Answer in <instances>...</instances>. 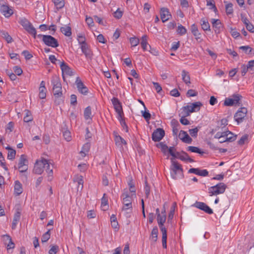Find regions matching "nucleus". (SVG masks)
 <instances>
[{
	"mask_svg": "<svg viewBox=\"0 0 254 254\" xmlns=\"http://www.w3.org/2000/svg\"><path fill=\"white\" fill-rule=\"evenodd\" d=\"M50 230L45 233L42 237V242L45 243L47 242L50 238Z\"/></svg>",
	"mask_w": 254,
	"mask_h": 254,
	"instance_id": "obj_53",
	"label": "nucleus"
},
{
	"mask_svg": "<svg viewBox=\"0 0 254 254\" xmlns=\"http://www.w3.org/2000/svg\"><path fill=\"white\" fill-rule=\"evenodd\" d=\"M226 138L225 140L228 142H232L236 139V135H234L232 132L229 130H226Z\"/></svg>",
	"mask_w": 254,
	"mask_h": 254,
	"instance_id": "obj_41",
	"label": "nucleus"
},
{
	"mask_svg": "<svg viewBox=\"0 0 254 254\" xmlns=\"http://www.w3.org/2000/svg\"><path fill=\"white\" fill-rule=\"evenodd\" d=\"M71 139L72 136L70 132L68 130H64V140L68 142Z\"/></svg>",
	"mask_w": 254,
	"mask_h": 254,
	"instance_id": "obj_60",
	"label": "nucleus"
},
{
	"mask_svg": "<svg viewBox=\"0 0 254 254\" xmlns=\"http://www.w3.org/2000/svg\"><path fill=\"white\" fill-rule=\"evenodd\" d=\"M181 75L183 81L187 85H189L190 84V78L189 73L185 70H183Z\"/></svg>",
	"mask_w": 254,
	"mask_h": 254,
	"instance_id": "obj_27",
	"label": "nucleus"
},
{
	"mask_svg": "<svg viewBox=\"0 0 254 254\" xmlns=\"http://www.w3.org/2000/svg\"><path fill=\"white\" fill-rule=\"evenodd\" d=\"M5 149L8 150L7 154V159L12 160L15 158L16 155V151L12 149L9 146L5 147Z\"/></svg>",
	"mask_w": 254,
	"mask_h": 254,
	"instance_id": "obj_36",
	"label": "nucleus"
},
{
	"mask_svg": "<svg viewBox=\"0 0 254 254\" xmlns=\"http://www.w3.org/2000/svg\"><path fill=\"white\" fill-rule=\"evenodd\" d=\"M142 115L146 121H148L151 118V115L148 111H142Z\"/></svg>",
	"mask_w": 254,
	"mask_h": 254,
	"instance_id": "obj_63",
	"label": "nucleus"
},
{
	"mask_svg": "<svg viewBox=\"0 0 254 254\" xmlns=\"http://www.w3.org/2000/svg\"><path fill=\"white\" fill-rule=\"evenodd\" d=\"M0 11L5 17H10L13 13V9L5 4L0 6Z\"/></svg>",
	"mask_w": 254,
	"mask_h": 254,
	"instance_id": "obj_17",
	"label": "nucleus"
},
{
	"mask_svg": "<svg viewBox=\"0 0 254 254\" xmlns=\"http://www.w3.org/2000/svg\"><path fill=\"white\" fill-rule=\"evenodd\" d=\"M64 73L69 76H72L74 74L75 71L64 63Z\"/></svg>",
	"mask_w": 254,
	"mask_h": 254,
	"instance_id": "obj_47",
	"label": "nucleus"
},
{
	"mask_svg": "<svg viewBox=\"0 0 254 254\" xmlns=\"http://www.w3.org/2000/svg\"><path fill=\"white\" fill-rule=\"evenodd\" d=\"M116 143L118 146H122L126 144V141L120 135H116L115 138Z\"/></svg>",
	"mask_w": 254,
	"mask_h": 254,
	"instance_id": "obj_38",
	"label": "nucleus"
},
{
	"mask_svg": "<svg viewBox=\"0 0 254 254\" xmlns=\"http://www.w3.org/2000/svg\"><path fill=\"white\" fill-rule=\"evenodd\" d=\"M111 101L116 112L123 111L121 103L118 98L114 97L112 99Z\"/></svg>",
	"mask_w": 254,
	"mask_h": 254,
	"instance_id": "obj_23",
	"label": "nucleus"
},
{
	"mask_svg": "<svg viewBox=\"0 0 254 254\" xmlns=\"http://www.w3.org/2000/svg\"><path fill=\"white\" fill-rule=\"evenodd\" d=\"M39 96L41 99H45L46 97L47 90L46 88H39Z\"/></svg>",
	"mask_w": 254,
	"mask_h": 254,
	"instance_id": "obj_54",
	"label": "nucleus"
},
{
	"mask_svg": "<svg viewBox=\"0 0 254 254\" xmlns=\"http://www.w3.org/2000/svg\"><path fill=\"white\" fill-rule=\"evenodd\" d=\"M206 5L209 6V9L213 10L215 12L217 11L213 0H207Z\"/></svg>",
	"mask_w": 254,
	"mask_h": 254,
	"instance_id": "obj_44",
	"label": "nucleus"
},
{
	"mask_svg": "<svg viewBox=\"0 0 254 254\" xmlns=\"http://www.w3.org/2000/svg\"><path fill=\"white\" fill-rule=\"evenodd\" d=\"M226 131H218L215 134L214 138L218 139L220 143L227 142V140H224L226 138Z\"/></svg>",
	"mask_w": 254,
	"mask_h": 254,
	"instance_id": "obj_25",
	"label": "nucleus"
},
{
	"mask_svg": "<svg viewBox=\"0 0 254 254\" xmlns=\"http://www.w3.org/2000/svg\"><path fill=\"white\" fill-rule=\"evenodd\" d=\"M75 84L76 85L77 90L80 93L84 95H87L88 93V89L84 84L83 82H82V81L81 80L79 77H76L75 81Z\"/></svg>",
	"mask_w": 254,
	"mask_h": 254,
	"instance_id": "obj_9",
	"label": "nucleus"
},
{
	"mask_svg": "<svg viewBox=\"0 0 254 254\" xmlns=\"http://www.w3.org/2000/svg\"><path fill=\"white\" fill-rule=\"evenodd\" d=\"M109 205L108 202V199L105 197V194H104L101 199V208L102 210L106 211L108 209Z\"/></svg>",
	"mask_w": 254,
	"mask_h": 254,
	"instance_id": "obj_33",
	"label": "nucleus"
},
{
	"mask_svg": "<svg viewBox=\"0 0 254 254\" xmlns=\"http://www.w3.org/2000/svg\"><path fill=\"white\" fill-rule=\"evenodd\" d=\"M175 204H174L172 207H171L170 212L168 215V222H171L172 220L174 213H175Z\"/></svg>",
	"mask_w": 254,
	"mask_h": 254,
	"instance_id": "obj_50",
	"label": "nucleus"
},
{
	"mask_svg": "<svg viewBox=\"0 0 254 254\" xmlns=\"http://www.w3.org/2000/svg\"><path fill=\"white\" fill-rule=\"evenodd\" d=\"M28 161L27 159L26 156L24 154L21 155L18 163V169L24 168V169L19 170V172L21 173L26 172L28 169Z\"/></svg>",
	"mask_w": 254,
	"mask_h": 254,
	"instance_id": "obj_13",
	"label": "nucleus"
},
{
	"mask_svg": "<svg viewBox=\"0 0 254 254\" xmlns=\"http://www.w3.org/2000/svg\"><path fill=\"white\" fill-rule=\"evenodd\" d=\"M211 22L216 33H219L223 30V26L219 19H212Z\"/></svg>",
	"mask_w": 254,
	"mask_h": 254,
	"instance_id": "obj_15",
	"label": "nucleus"
},
{
	"mask_svg": "<svg viewBox=\"0 0 254 254\" xmlns=\"http://www.w3.org/2000/svg\"><path fill=\"white\" fill-rule=\"evenodd\" d=\"M191 32L193 35L194 36L195 39L198 42H201L202 41L201 35L199 32L197 26L195 24H193L191 26Z\"/></svg>",
	"mask_w": 254,
	"mask_h": 254,
	"instance_id": "obj_18",
	"label": "nucleus"
},
{
	"mask_svg": "<svg viewBox=\"0 0 254 254\" xmlns=\"http://www.w3.org/2000/svg\"><path fill=\"white\" fill-rule=\"evenodd\" d=\"M200 25L202 29L204 31H210V26L208 20L204 18H202L200 20Z\"/></svg>",
	"mask_w": 254,
	"mask_h": 254,
	"instance_id": "obj_30",
	"label": "nucleus"
},
{
	"mask_svg": "<svg viewBox=\"0 0 254 254\" xmlns=\"http://www.w3.org/2000/svg\"><path fill=\"white\" fill-rule=\"evenodd\" d=\"M0 35L2 38L4 39L7 43H9L12 42V39L7 32L1 30L0 31Z\"/></svg>",
	"mask_w": 254,
	"mask_h": 254,
	"instance_id": "obj_34",
	"label": "nucleus"
},
{
	"mask_svg": "<svg viewBox=\"0 0 254 254\" xmlns=\"http://www.w3.org/2000/svg\"><path fill=\"white\" fill-rule=\"evenodd\" d=\"M52 1L57 9H61L64 7V0H52Z\"/></svg>",
	"mask_w": 254,
	"mask_h": 254,
	"instance_id": "obj_46",
	"label": "nucleus"
},
{
	"mask_svg": "<svg viewBox=\"0 0 254 254\" xmlns=\"http://www.w3.org/2000/svg\"><path fill=\"white\" fill-rule=\"evenodd\" d=\"M20 218V212L19 211L16 212L14 214L13 221L11 225L12 229H15L18 222L19 221Z\"/></svg>",
	"mask_w": 254,
	"mask_h": 254,
	"instance_id": "obj_31",
	"label": "nucleus"
},
{
	"mask_svg": "<svg viewBox=\"0 0 254 254\" xmlns=\"http://www.w3.org/2000/svg\"><path fill=\"white\" fill-rule=\"evenodd\" d=\"M44 169H45V170L47 174H48V180L51 181L52 178L51 177L53 175V166L52 165V168L51 167L50 163L47 160V164H45Z\"/></svg>",
	"mask_w": 254,
	"mask_h": 254,
	"instance_id": "obj_28",
	"label": "nucleus"
},
{
	"mask_svg": "<svg viewBox=\"0 0 254 254\" xmlns=\"http://www.w3.org/2000/svg\"><path fill=\"white\" fill-rule=\"evenodd\" d=\"M127 185L128 188L127 189L129 191L131 192H136V189L134 186V183L133 182L132 179L130 178L129 179L127 182Z\"/></svg>",
	"mask_w": 254,
	"mask_h": 254,
	"instance_id": "obj_42",
	"label": "nucleus"
},
{
	"mask_svg": "<svg viewBox=\"0 0 254 254\" xmlns=\"http://www.w3.org/2000/svg\"><path fill=\"white\" fill-rule=\"evenodd\" d=\"M249 135L248 134H244L242 136L240 140L238 141L239 144L242 145L248 141Z\"/></svg>",
	"mask_w": 254,
	"mask_h": 254,
	"instance_id": "obj_51",
	"label": "nucleus"
},
{
	"mask_svg": "<svg viewBox=\"0 0 254 254\" xmlns=\"http://www.w3.org/2000/svg\"><path fill=\"white\" fill-rule=\"evenodd\" d=\"M59 248L58 246H52L49 251V254H56L59 251Z\"/></svg>",
	"mask_w": 254,
	"mask_h": 254,
	"instance_id": "obj_61",
	"label": "nucleus"
},
{
	"mask_svg": "<svg viewBox=\"0 0 254 254\" xmlns=\"http://www.w3.org/2000/svg\"><path fill=\"white\" fill-rule=\"evenodd\" d=\"M25 112H26V115L24 117V119H23L24 121L25 122L27 123V122L32 121L33 118L31 116V114L30 112L28 110H25Z\"/></svg>",
	"mask_w": 254,
	"mask_h": 254,
	"instance_id": "obj_52",
	"label": "nucleus"
},
{
	"mask_svg": "<svg viewBox=\"0 0 254 254\" xmlns=\"http://www.w3.org/2000/svg\"><path fill=\"white\" fill-rule=\"evenodd\" d=\"M247 109L243 107L240 108L234 115V119L237 124L241 123L246 116Z\"/></svg>",
	"mask_w": 254,
	"mask_h": 254,
	"instance_id": "obj_10",
	"label": "nucleus"
},
{
	"mask_svg": "<svg viewBox=\"0 0 254 254\" xmlns=\"http://www.w3.org/2000/svg\"><path fill=\"white\" fill-rule=\"evenodd\" d=\"M129 40L132 47H136L139 43V39L136 37H130Z\"/></svg>",
	"mask_w": 254,
	"mask_h": 254,
	"instance_id": "obj_48",
	"label": "nucleus"
},
{
	"mask_svg": "<svg viewBox=\"0 0 254 254\" xmlns=\"http://www.w3.org/2000/svg\"><path fill=\"white\" fill-rule=\"evenodd\" d=\"M19 23L23 26L24 29H26L27 27L31 23L25 18H22L20 19Z\"/></svg>",
	"mask_w": 254,
	"mask_h": 254,
	"instance_id": "obj_43",
	"label": "nucleus"
},
{
	"mask_svg": "<svg viewBox=\"0 0 254 254\" xmlns=\"http://www.w3.org/2000/svg\"><path fill=\"white\" fill-rule=\"evenodd\" d=\"M157 147L161 149L163 153L166 155L168 153V146L163 142H160L157 145Z\"/></svg>",
	"mask_w": 254,
	"mask_h": 254,
	"instance_id": "obj_45",
	"label": "nucleus"
},
{
	"mask_svg": "<svg viewBox=\"0 0 254 254\" xmlns=\"http://www.w3.org/2000/svg\"><path fill=\"white\" fill-rule=\"evenodd\" d=\"M193 206L209 214H211L213 212L212 209L204 202L196 201Z\"/></svg>",
	"mask_w": 254,
	"mask_h": 254,
	"instance_id": "obj_14",
	"label": "nucleus"
},
{
	"mask_svg": "<svg viewBox=\"0 0 254 254\" xmlns=\"http://www.w3.org/2000/svg\"><path fill=\"white\" fill-rule=\"evenodd\" d=\"M197 95V92L193 89H189L187 93L188 97H195Z\"/></svg>",
	"mask_w": 254,
	"mask_h": 254,
	"instance_id": "obj_62",
	"label": "nucleus"
},
{
	"mask_svg": "<svg viewBox=\"0 0 254 254\" xmlns=\"http://www.w3.org/2000/svg\"><path fill=\"white\" fill-rule=\"evenodd\" d=\"M183 113L180 112L179 116L181 118L180 123L183 125H188L190 124L189 121L186 118L188 116H184Z\"/></svg>",
	"mask_w": 254,
	"mask_h": 254,
	"instance_id": "obj_40",
	"label": "nucleus"
},
{
	"mask_svg": "<svg viewBox=\"0 0 254 254\" xmlns=\"http://www.w3.org/2000/svg\"><path fill=\"white\" fill-rule=\"evenodd\" d=\"M224 105L227 106H233L236 105L232 98H226L224 101Z\"/></svg>",
	"mask_w": 254,
	"mask_h": 254,
	"instance_id": "obj_58",
	"label": "nucleus"
},
{
	"mask_svg": "<svg viewBox=\"0 0 254 254\" xmlns=\"http://www.w3.org/2000/svg\"><path fill=\"white\" fill-rule=\"evenodd\" d=\"M202 106V104L199 101L189 103L187 105L183 107L180 109V112L183 113L184 116H189L191 113L199 111Z\"/></svg>",
	"mask_w": 254,
	"mask_h": 254,
	"instance_id": "obj_4",
	"label": "nucleus"
},
{
	"mask_svg": "<svg viewBox=\"0 0 254 254\" xmlns=\"http://www.w3.org/2000/svg\"><path fill=\"white\" fill-rule=\"evenodd\" d=\"M177 32L180 35H183L185 34L187 32V29L184 26L180 25L178 27Z\"/></svg>",
	"mask_w": 254,
	"mask_h": 254,
	"instance_id": "obj_57",
	"label": "nucleus"
},
{
	"mask_svg": "<svg viewBox=\"0 0 254 254\" xmlns=\"http://www.w3.org/2000/svg\"><path fill=\"white\" fill-rule=\"evenodd\" d=\"M170 174L174 180H179L183 178V169L181 165L174 159H171Z\"/></svg>",
	"mask_w": 254,
	"mask_h": 254,
	"instance_id": "obj_2",
	"label": "nucleus"
},
{
	"mask_svg": "<svg viewBox=\"0 0 254 254\" xmlns=\"http://www.w3.org/2000/svg\"><path fill=\"white\" fill-rule=\"evenodd\" d=\"M240 49L243 50L246 54H249L252 51V48L249 46H243L240 47Z\"/></svg>",
	"mask_w": 254,
	"mask_h": 254,
	"instance_id": "obj_64",
	"label": "nucleus"
},
{
	"mask_svg": "<svg viewBox=\"0 0 254 254\" xmlns=\"http://www.w3.org/2000/svg\"><path fill=\"white\" fill-rule=\"evenodd\" d=\"M37 37L38 38H42V41L48 46L56 48L59 46L57 40L51 35L39 34L37 35Z\"/></svg>",
	"mask_w": 254,
	"mask_h": 254,
	"instance_id": "obj_6",
	"label": "nucleus"
},
{
	"mask_svg": "<svg viewBox=\"0 0 254 254\" xmlns=\"http://www.w3.org/2000/svg\"><path fill=\"white\" fill-rule=\"evenodd\" d=\"M23 189L22 185L18 181H16L14 184V193L16 195H19L22 193Z\"/></svg>",
	"mask_w": 254,
	"mask_h": 254,
	"instance_id": "obj_29",
	"label": "nucleus"
},
{
	"mask_svg": "<svg viewBox=\"0 0 254 254\" xmlns=\"http://www.w3.org/2000/svg\"><path fill=\"white\" fill-rule=\"evenodd\" d=\"M90 148V144L88 142L85 143L81 149V150L80 151V155L82 157H84L86 156L89 151Z\"/></svg>",
	"mask_w": 254,
	"mask_h": 254,
	"instance_id": "obj_26",
	"label": "nucleus"
},
{
	"mask_svg": "<svg viewBox=\"0 0 254 254\" xmlns=\"http://www.w3.org/2000/svg\"><path fill=\"white\" fill-rule=\"evenodd\" d=\"M25 30L30 34L32 35L34 38L37 36V32L36 29L33 25L31 24Z\"/></svg>",
	"mask_w": 254,
	"mask_h": 254,
	"instance_id": "obj_37",
	"label": "nucleus"
},
{
	"mask_svg": "<svg viewBox=\"0 0 254 254\" xmlns=\"http://www.w3.org/2000/svg\"><path fill=\"white\" fill-rule=\"evenodd\" d=\"M179 138L184 142L190 144L192 142V139L187 132L184 130H181L179 134Z\"/></svg>",
	"mask_w": 254,
	"mask_h": 254,
	"instance_id": "obj_19",
	"label": "nucleus"
},
{
	"mask_svg": "<svg viewBox=\"0 0 254 254\" xmlns=\"http://www.w3.org/2000/svg\"><path fill=\"white\" fill-rule=\"evenodd\" d=\"M3 241L5 244L8 242V243L7 244V250L8 251L11 249H13L15 247L14 243L12 242L11 237L8 235H5L3 236Z\"/></svg>",
	"mask_w": 254,
	"mask_h": 254,
	"instance_id": "obj_24",
	"label": "nucleus"
},
{
	"mask_svg": "<svg viewBox=\"0 0 254 254\" xmlns=\"http://www.w3.org/2000/svg\"><path fill=\"white\" fill-rule=\"evenodd\" d=\"M77 40L80 46L84 44H87L86 43V38L83 33H79L77 35Z\"/></svg>",
	"mask_w": 254,
	"mask_h": 254,
	"instance_id": "obj_39",
	"label": "nucleus"
},
{
	"mask_svg": "<svg viewBox=\"0 0 254 254\" xmlns=\"http://www.w3.org/2000/svg\"><path fill=\"white\" fill-rule=\"evenodd\" d=\"M160 16L162 22H165L171 17V15L168 8L163 7L160 10Z\"/></svg>",
	"mask_w": 254,
	"mask_h": 254,
	"instance_id": "obj_20",
	"label": "nucleus"
},
{
	"mask_svg": "<svg viewBox=\"0 0 254 254\" xmlns=\"http://www.w3.org/2000/svg\"><path fill=\"white\" fill-rule=\"evenodd\" d=\"M157 222L160 230L162 233V242L163 248H167V230L164 227V224L166 220V215L158 214L157 217Z\"/></svg>",
	"mask_w": 254,
	"mask_h": 254,
	"instance_id": "obj_3",
	"label": "nucleus"
},
{
	"mask_svg": "<svg viewBox=\"0 0 254 254\" xmlns=\"http://www.w3.org/2000/svg\"><path fill=\"white\" fill-rule=\"evenodd\" d=\"M168 153H169L173 158H177L179 153L176 152V149L174 147H170L168 149Z\"/></svg>",
	"mask_w": 254,
	"mask_h": 254,
	"instance_id": "obj_49",
	"label": "nucleus"
},
{
	"mask_svg": "<svg viewBox=\"0 0 254 254\" xmlns=\"http://www.w3.org/2000/svg\"><path fill=\"white\" fill-rule=\"evenodd\" d=\"M74 183L77 186V190L78 192H81L83 187V179L81 175H76L73 179Z\"/></svg>",
	"mask_w": 254,
	"mask_h": 254,
	"instance_id": "obj_16",
	"label": "nucleus"
},
{
	"mask_svg": "<svg viewBox=\"0 0 254 254\" xmlns=\"http://www.w3.org/2000/svg\"><path fill=\"white\" fill-rule=\"evenodd\" d=\"M158 230L157 227H154L151 231L150 239L153 242H156L158 239Z\"/></svg>",
	"mask_w": 254,
	"mask_h": 254,
	"instance_id": "obj_32",
	"label": "nucleus"
},
{
	"mask_svg": "<svg viewBox=\"0 0 254 254\" xmlns=\"http://www.w3.org/2000/svg\"><path fill=\"white\" fill-rule=\"evenodd\" d=\"M122 199L133 201L134 198H136V192H131L127 188L124 189L121 196Z\"/></svg>",
	"mask_w": 254,
	"mask_h": 254,
	"instance_id": "obj_11",
	"label": "nucleus"
},
{
	"mask_svg": "<svg viewBox=\"0 0 254 254\" xmlns=\"http://www.w3.org/2000/svg\"><path fill=\"white\" fill-rule=\"evenodd\" d=\"M188 150L191 152L197 153L199 154L202 153L199 148L195 146H189L188 147Z\"/></svg>",
	"mask_w": 254,
	"mask_h": 254,
	"instance_id": "obj_56",
	"label": "nucleus"
},
{
	"mask_svg": "<svg viewBox=\"0 0 254 254\" xmlns=\"http://www.w3.org/2000/svg\"><path fill=\"white\" fill-rule=\"evenodd\" d=\"M46 164L47 159L44 158L36 161L34 167L33 172L36 174H41L44 171V167Z\"/></svg>",
	"mask_w": 254,
	"mask_h": 254,
	"instance_id": "obj_8",
	"label": "nucleus"
},
{
	"mask_svg": "<svg viewBox=\"0 0 254 254\" xmlns=\"http://www.w3.org/2000/svg\"><path fill=\"white\" fill-rule=\"evenodd\" d=\"M165 134V131L163 128H158L153 131L152 139L155 142L159 141L163 138Z\"/></svg>",
	"mask_w": 254,
	"mask_h": 254,
	"instance_id": "obj_12",
	"label": "nucleus"
},
{
	"mask_svg": "<svg viewBox=\"0 0 254 254\" xmlns=\"http://www.w3.org/2000/svg\"><path fill=\"white\" fill-rule=\"evenodd\" d=\"M198 130L199 129L197 127H195L194 128L190 129L189 132L192 137H196L197 135Z\"/></svg>",
	"mask_w": 254,
	"mask_h": 254,
	"instance_id": "obj_59",
	"label": "nucleus"
},
{
	"mask_svg": "<svg viewBox=\"0 0 254 254\" xmlns=\"http://www.w3.org/2000/svg\"><path fill=\"white\" fill-rule=\"evenodd\" d=\"M84 117L86 120H91L92 118L91 108L90 106L86 107L84 111Z\"/></svg>",
	"mask_w": 254,
	"mask_h": 254,
	"instance_id": "obj_35",
	"label": "nucleus"
},
{
	"mask_svg": "<svg viewBox=\"0 0 254 254\" xmlns=\"http://www.w3.org/2000/svg\"><path fill=\"white\" fill-rule=\"evenodd\" d=\"M226 12L227 14H231L233 12V4L231 3H229L226 4Z\"/></svg>",
	"mask_w": 254,
	"mask_h": 254,
	"instance_id": "obj_55",
	"label": "nucleus"
},
{
	"mask_svg": "<svg viewBox=\"0 0 254 254\" xmlns=\"http://www.w3.org/2000/svg\"><path fill=\"white\" fill-rule=\"evenodd\" d=\"M227 188L226 185L223 183H219L217 185L210 187L208 189L209 196L217 195L223 193Z\"/></svg>",
	"mask_w": 254,
	"mask_h": 254,
	"instance_id": "obj_5",
	"label": "nucleus"
},
{
	"mask_svg": "<svg viewBox=\"0 0 254 254\" xmlns=\"http://www.w3.org/2000/svg\"><path fill=\"white\" fill-rule=\"evenodd\" d=\"M53 85V92L55 97V103L58 105L62 100L60 99L63 95L62 86L59 78L57 76H53L52 79Z\"/></svg>",
	"mask_w": 254,
	"mask_h": 254,
	"instance_id": "obj_1",
	"label": "nucleus"
},
{
	"mask_svg": "<svg viewBox=\"0 0 254 254\" xmlns=\"http://www.w3.org/2000/svg\"><path fill=\"white\" fill-rule=\"evenodd\" d=\"M123 206L122 210L124 212L127 217H129L132 211V202L129 200L122 199Z\"/></svg>",
	"mask_w": 254,
	"mask_h": 254,
	"instance_id": "obj_7",
	"label": "nucleus"
},
{
	"mask_svg": "<svg viewBox=\"0 0 254 254\" xmlns=\"http://www.w3.org/2000/svg\"><path fill=\"white\" fill-rule=\"evenodd\" d=\"M82 52L87 58L91 59L92 57V53L87 44L80 46Z\"/></svg>",
	"mask_w": 254,
	"mask_h": 254,
	"instance_id": "obj_21",
	"label": "nucleus"
},
{
	"mask_svg": "<svg viewBox=\"0 0 254 254\" xmlns=\"http://www.w3.org/2000/svg\"><path fill=\"white\" fill-rule=\"evenodd\" d=\"M148 37L147 35H144L141 37L140 45L143 51L149 50L148 48H150V45L148 43Z\"/></svg>",
	"mask_w": 254,
	"mask_h": 254,
	"instance_id": "obj_22",
	"label": "nucleus"
}]
</instances>
